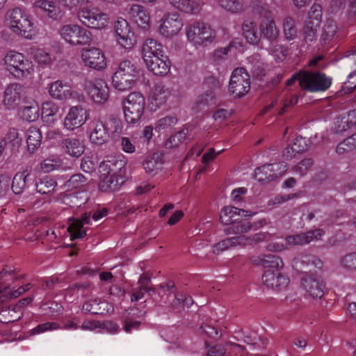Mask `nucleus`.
Listing matches in <instances>:
<instances>
[{"mask_svg": "<svg viewBox=\"0 0 356 356\" xmlns=\"http://www.w3.org/2000/svg\"><path fill=\"white\" fill-rule=\"evenodd\" d=\"M62 167V161L57 156L48 157L40 163V169L45 173H49Z\"/></svg>", "mask_w": 356, "mask_h": 356, "instance_id": "09e8293b", "label": "nucleus"}, {"mask_svg": "<svg viewBox=\"0 0 356 356\" xmlns=\"http://www.w3.org/2000/svg\"><path fill=\"white\" fill-rule=\"evenodd\" d=\"M58 327V325L56 323L47 322V323H44L42 324H40L37 327L33 328L31 330V334H40V333H42L47 330L57 329Z\"/></svg>", "mask_w": 356, "mask_h": 356, "instance_id": "69168bd1", "label": "nucleus"}, {"mask_svg": "<svg viewBox=\"0 0 356 356\" xmlns=\"http://www.w3.org/2000/svg\"><path fill=\"white\" fill-rule=\"evenodd\" d=\"M337 32V23L332 19H327L322 29L321 39L324 44L329 43L334 38Z\"/></svg>", "mask_w": 356, "mask_h": 356, "instance_id": "37998d69", "label": "nucleus"}, {"mask_svg": "<svg viewBox=\"0 0 356 356\" xmlns=\"http://www.w3.org/2000/svg\"><path fill=\"white\" fill-rule=\"evenodd\" d=\"M129 14L133 21L140 27L145 28L148 24L149 17L145 8L140 5L131 7Z\"/></svg>", "mask_w": 356, "mask_h": 356, "instance_id": "7c9ffc66", "label": "nucleus"}, {"mask_svg": "<svg viewBox=\"0 0 356 356\" xmlns=\"http://www.w3.org/2000/svg\"><path fill=\"white\" fill-rule=\"evenodd\" d=\"M356 149V133L351 136L344 139L336 148L339 154H344Z\"/></svg>", "mask_w": 356, "mask_h": 356, "instance_id": "de8ad7c7", "label": "nucleus"}, {"mask_svg": "<svg viewBox=\"0 0 356 356\" xmlns=\"http://www.w3.org/2000/svg\"><path fill=\"white\" fill-rule=\"evenodd\" d=\"M35 6L47 13V15L49 16V17L54 18L56 16V7L50 1L46 0H39L35 1Z\"/></svg>", "mask_w": 356, "mask_h": 356, "instance_id": "6e6d98bb", "label": "nucleus"}, {"mask_svg": "<svg viewBox=\"0 0 356 356\" xmlns=\"http://www.w3.org/2000/svg\"><path fill=\"white\" fill-rule=\"evenodd\" d=\"M18 309L19 306L0 308V322L9 323L19 320L22 314L19 312Z\"/></svg>", "mask_w": 356, "mask_h": 356, "instance_id": "4c0bfd02", "label": "nucleus"}, {"mask_svg": "<svg viewBox=\"0 0 356 356\" xmlns=\"http://www.w3.org/2000/svg\"><path fill=\"white\" fill-rule=\"evenodd\" d=\"M7 19L9 21L11 29L15 33L26 38L31 37L33 24L21 8H15L8 11Z\"/></svg>", "mask_w": 356, "mask_h": 356, "instance_id": "20e7f679", "label": "nucleus"}, {"mask_svg": "<svg viewBox=\"0 0 356 356\" xmlns=\"http://www.w3.org/2000/svg\"><path fill=\"white\" fill-rule=\"evenodd\" d=\"M341 124H343L341 127V125H339V127L337 129V132H342L345 130H346L347 127H350L351 126L356 124V109L350 111L348 114V119L346 122H343V120H341Z\"/></svg>", "mask_w": 356, "mask_h": 356, "instance_id": "680f3d73", "label": "nucleus"}, {"mask_svg": "<svg viewBox=\"0 0 356 356\" xmlns=\"http://www.w3.org/2000/svg\"><path fill=\"white\" fill-rule=\"evenodd\" d=\"M88 118V111L82 106H72L64 119L63 127L67 130L73 131L81 127L86 122Z\"/></svg>", "mask_w": 356, "mask_h": 356, "instance_id": "2eb2a0df", "label": "nucleus"}, {"mask_svg": "<svg viewBox=\"0 0 356 356\" xmlns=\"http://www.w3.org/2000/svg\"><path fill=\"white\" fill-rule=\"evenodd\" d=\"M199 105L213 106L216 104V96L212 91H207L198 99Z\"/></svg>", "mask_w": 356, "mask_h": 356, "instance_id": "052dcab7", "label": "nucleus"}, {"mask_svg": "<svg viewBox=\"0 0 356 356\" xmlns=\"http://www.w3.org/2000/svg\"><path fill=\"white\" fill-rule=\"evenodd\" d=\"M58 112V106L54 102H47L42 104V118L45 122H54L53 117Z\"/></svg>", "mask_w": 356, "mask_h": 356, "instance_id": "49530a36", "label": "nucleus"}, {"mask_svg": "<svg viewBox=\"0 0 356 356\" xmlns=\"http://www.w3.org/2000/svg\"><path fill=\"white\" fill-rule=\"evenodd\" d=\"M300 262L307 265L312 264L318 268H321L323 266L322 261L312 254H302L300 258Z\"/></svg>", "mask_w": 356, "mask_h": 356, "instance_id": "e2e57ef3", "label": "nucleus"}, {"mask_svg": "<svg viewBox=\"0 0 356 356\" xmlns=\"http://www.w3.org/2000/svg\"><path fill=\"white\" fill-rule=\"evenodd\" d=\"M35 188L38 193L46 195L52 193L57 186V182L49 176H45L35 181Z\"/></svg>", "mask_w": 356, "mask_h": 356, "instance_id": "e433bc0d", "label": "nucleus"}, {"mask_svg": "<svg viewBox=\"0 0 356 356\" xmlns=\"http://www.w3.org/2000/svg\"><path fill=\"white\" fill-rule=\"evenodd\" d=\"M60 33L65 41L74 45L90 44L92 40L90 31L76 24L62 26Z\"/></svg>", "mask_w": 356, "mask_h": 356, "instance_id": "1a4fd4ad", "label": "nucleus"}, {"mask_svg": "<svg viewBox=\"0 0 356 356\" xmlns=\"http://www.w3.org/2000/svg\"><path fill=\"white\" fill-rule=\"evenodd\" d=\"M35 60L40 64H49L51 63V57L49 54L44 50L38 49L33 53Z\"/></svg>", "mask_w": 356, "mask_h": 356, "instance_id": "0e129e2a", "label": "nucleus"}, {"mask_svg": "<svg viewBox=\"0 0 356 356\" xmlns=\"http://www.w3.org/2000/svg\"><path fill=\"white\" fill-rule=\"evenodd\" d=\"M29 173L23 171L15 174L13 179L11 189L16 195H20L24 191L26 186V179Z\"/></svg>", "mask_w": 356, "mask_h": 356, "instance_id": "a19ab883", "label": "nucleus"}, {"mask_svg": "<svg viewBox=\"0 0 356 356\" xmlns=\"http://www.w3.org/2000/svg\"><path fill=\"white\" fill-rule=\"evenodd\" d=\"M190 140L188 137V129L184 127L179 131L169 137L164 143V147L167 149L178 147L180 145Z\"/></svg>", "mask_w": 356, "mask_h": 356, "instance_id": "c756f323", "label": "nucleus"}, {"mask_svg": "<svg viewBox=\"0 0 356 356\" xmlns=\"http://www.w3.org/2000/svg\"><path fill=\"white\" fill-rule=\"evenodd\" d=\"M65 152L72 156L79 157L84 152L83 142L77 138H67L62 141Z\"/></svg>", "mask_w": 356, "mask_h": 356, "instance_id": "c85d7f7f", "label": "nucleus"}, {"mask_svg": "<svg viewBox=\"0 0 356 356\" xmlns=\"http://www.w3.org/2000/svg\"><path fill=\"white\" fill-rule=\"evenodd\" d=\"M231 247H234L232 237L227 238L218 243L214 247L213 253L218 254L220 252Z\"/></svg>", "mask_w": 356, "mask_h": 356, "instance_id": "774afa93", "label": "nucleus"}, {"mask_svg": "<svg viewBox=\"0 0 356 356\" xmlns=\"http://www.w3.org/2000/svg\"><path fill=\"white\" fill-rule=\"evenodd\" d=\"M283 33L286 40H294L298 34V29L294 18L286 16L282 22Z\"/></svg>", "mask_w": 356, "mask_h": 356, "instance_id": "ea45409f", "label": "nucleus"}, {"mask_svg": "<svg viewBox=\"0 0 356 356\" xmlns=\"http://www.w3.org/2000/svg\"><path fill=\"white\" fill-rule=\"evenodd\" d=\"M170 95L171 90L169 88L162 83H157L153 88L151 104L160 107L166 103Z\"/></svg>", "mask_w": 356, "mask_h": 356, "instance_id": "bb28decb", "label": "nucleus"}, {"mask_svg": "<svg viewBox=\"0 0 356 356\" xmlns=\"http://www.w3.org/2000/svg\"><path fill=\"white\" fill-rule=\"evenodd\" d=\"M262 281L268 288L274 290L280 291L285 289L289 279L286 275L280 272L279 270H267L262 276Z\"/></svg>", "mask_w": 356, "mask_h": 356, "instance_id": "a211bd4d", "label": "nucleus"}, {"mask_svg": "<svg viewBox=\"0 0 356 356\" xmlns=\"http://www.w3.org/2000/svg\"><path fill=\"white\" fill-rule=\"evenodd\" d=\"M114 28L119 44L125 49H131L134 45L136 40L127 21L119 18L115 22Z\"/></svg>", "mask_w": 356, "mask_h": 356, "instance_id": "dca6fc26", "label": "nucleus"}, {"mask_svg": "<svg viewBox=\"0 0 356 356\" xmlns=\"http://www.w3.org/2000/svg\"><path fill=\"white\" fill-rule=\"evenodd\" d=\"M325 232L321 229L310 230L305 233L290 235L286 237L285 241L288 249L296 245H303L314 241H318L323 236Z\"/></svg>", "mask_w": 356, "mask_h": 356, "instance_id": "f3484780", "label": "nucleus"}, {"mask_svg": "<svg viewBox=\"0 0 356 356\" xmlns=\"http://www.w3.org/2000/svg\"><path fill=\"white\" fill-rule=\"evenodd\" d=\"M290 145L293 152H296V154H300L305 152L309 147L308 140L302 136H297L293 140V143Z\"/></svg>", "mask_w": 356, "mask_h": 356, "instance_id": "5fc2aeb1", "label": "nucleus"}, {"mask_svg": "<svg viewBox=\"0 0 356 356\" xmlns=\"http://www.w3.org/2000/svg\"><path fill=\"white\" fill-rule=\"evenodd\" d=\"M84 88L91 99L97 104H103L108 99V87L103 79L86 80Z\"/></svg>", "mask_w": 356, "mask_h": 356, "instance_id": "f8f14e48", "label": "nucleus"}, {"mask_svg": "<svg viewBox=\"0 0 356 356\" xmlns=\"http://www.w3.org/2000/svg\"><path fill=\"white\" fill-rule=\"evenodd\" d=\"M332 83V79L325 74L302 71L300 76V87L309 92L325 91Z\"/></svg>", "mask_w": 356, "mask_h": 356, "instance_id": "39448f33", "label": "nucleus"}, {"mask_svg": "<svg viewBox=\"0 0 356 356\" xmlns=\"http://www.w3.org/2000/svg\"><path fill=\"white\" fill-rule=\"evenodd\" d=\"M170 3L179 10L186 13H193L197 10L195 0H168Z\"/></svg>", "mask_w": 356, "mask_h": 356, "instance_id": "a18cd8bd", "label": "nucleus"}, {"mask_svg": "<svg viewBox=\"0 0 356 356\" xmlns=\"http://www.w3.org/2000/svg\"><path fill=\"white\" fill-rule=\"evenodd\" d=\"M10 177L6 174L0 175V197H3L8 193L10 186Z\"/></svg>", "mask_w": 356, "mask_h": 356, "instance_id": "338daca9", "label": "nucleus"}, {"mask_svg": "<svg viewBox=\"0 0 356 356\" xmlns=\"http://www.w3.org/2000/svg\"><path fill=\"white\" fill-rule=\"evenodd\" d=\"M254 264L257 265H261L264 268H275L279 270L284 266V263L282 259L276 255L268 254L264 255L262 257H257L254 261Z\"/></svg>", "mask_w": 356, "mask_h": 356, "instance_id": "f704fd0d", "label": "nucleus"}, {"mask_svg": "<svg viewBox=\"0 0 356 356\" xmlns=\"http://www.w3.org/2000/svg\"><path fill=\"white\" fill-rule=\"evenodd\" d=\"M106 124L108 132L120 134L122 131V124L120 119L114 115L109 116L108 122Z\"/></svg>", "mask_w": 356, "mask_h": 356, "instance_id": "bf43d9fd", "label": "nucleus"}, {"mask_svg": "<svg viewBox=\"0 0 356 356\" xmlns=\"http://www.w3.org/2000/svg\"><path fill=\"white\" fill-rule=\"evenodd\" d=\"M87 178L81 174H75L67 181V186L72 188H77L86 185Z\"/></svg>", "mask_w": 356, "mask_h": 356, "instance_id": "13d9d810", "label": "nucleus"}, {"mask_svg": "<svg viewBox=\"0 0 356 356\" xmlns=\"http://www.w3.org/2000/svg\"><path fill=\"white\" fill-rule=\"evenodd\" d=\"M88 197L84 192L67 193L64 196V202L72 207H79L87 202Z\"/></svg>", "mask_w": 356, "mask_h": 356, "instance_id": "58836bf2", "label": "nucleus"}, {"mask_svg": "<svg viewBox=\"0 0 356 356\" xmlns=\"http://www.w3.org/2000/svg\"><path fill=\"white\" fill-rule=\"evenodd\" d=\"M145 99L137 92L130 93L123 101L124 119L129 124L138 122L144 113Z\"/></svg>", "mask_w": 356, "mask_h": 356, "instance_id": "7ed1b4c3", "label": "nucleus"}, {"mask_svg": "<svg viewBox=\"0 0 356 356\" xmlns=\"http://www.w3.org/2000/svg\"><path fill=\"white\" fill-rule=\"evenodd\" d=\"M177 122V118L175 115H168L157 120L154 129L156 131H161L172 127Z\"/></svg>", "mask_w": 356, "mask_h": 356, "instance_id": "603ef678", "label": "nucleus"}, {"mask_svg": "<svg viewBox=\"0 0 356 356\" xmlns=\"http://www.w3.org/2000/svg\"><path fill=\"white\" fill-rule=\"evenodd\" d=\"M250 88V76L245 68L235 69L231 76L229 92L234 97L241 98L248 92Z\"/></svg>", "mask_w": 356, "mask_h": 356, "instance_id": "0eeeda50", "label": "nucleus"}, {"mask_svg": "<svg viewBox=\"0 0 356 356\" xmlns=\"http://www.w3.org/2000/svg\"><path fill=\"white\" fill-rule=\"evenodd\" d=\"M90 213H84L81 219L73 220L67 228L72 239L81 238L86 236V231L82 230L83 225L90 223Z\"/></svg>", "mask_w": 356, "mask_h": 356, "instance_id": "cd10ccee", "label": "nucleus"}, {"mask_svg": "<svg viewBox=\"0 0 356 356\" xmlns=\"http://www.w3.org/2000/svg\"><path fill=\"white\" fill-rule=\"evenodd\" d=\"M119 184L118 177L108 171L107 174L104 173L101 176L99 186L102 191L108 192L117 190Z\"/></svg>", "mask_w": 356, "mask_h": 356, "instance_id": "72a5a7b5", "label": "nucleus"}, {"mask_svg": "<svg viewBox=\"0 0 356 356\" xmlns=\"http://www.w3.org/2000/svg\"><path fill=\"white\" fill-rule=\"evenodd\" d=\"M4 60L8 70L17 79L26 77L33 71L32 62L22 54L11 51L6 54Z\"/></svg>", "mask_w": 356, "mask_h": 356, "instance_id": "f03ea898", "label": "nucleus"}, {"mask_svg": "<svg viewBox=\"0 0 356 356\" xmlns=\"http://www.w3.org/2000/svg\"><path fill=\"white\" fill-rule=\"evenodd\" d=\"M81 59L85 66L95 70H101L106 66L105 56L98 48H83L81 50Z\"/></svg>", "mask_w": 356, "mask_h": 356, "instance_id": "ddd939ff", "label": "nucleus"}, {"mask_svg": "<svg viewBox=\"0 0 356 356\" xmlns=\"http://www.w3.org/2000/svg\"><path fill=\"white\" fill-rule=\"evenodd\" d=\"M248 211L235 207H225L220 213V221L223 225H232L240 220L241 216H246Z\"/></svg>", "mask_w": 356, "mask_h": 356, "instance_id": "b1692460", "label": "nucleus"}, {"mask_svg": "<svg viewBox=\"0 0 356 356\" xmlns=\"http://www.w3.org/2000/svg\"><path fill=\"white\" fill-rule=\"evenodd\" d=\"M109 139V133L106 122L97 120L94 122V128L90 133V140L92 143L101 145L106 143Z\"/></svg>", "mask_w": 356, "mask_h": 356, "instance_id": "5701e85b", "label": "nucleus"}, {"mask_svg": "<svg viewBox=\"0 0 356 356\" xmlns=\"http://www.w3.org/2000/svg\"><path fill=\"white\" fill-rule=\"evenodd\" d=\"M138 73L139 70L134 63L129 60H122L112 78L114 88L120 91L131 89Z\"/></svg>", "mask_w": 356, "mask_h": 356, "instance_id": "f257e3e1", "label": "nucleus"}, {"mask_svg": "<svg viewBox=\"0 0 356 356\" xmlns=\"http://www.w3.org/2000/svg\"><path fill=\"white\" fill-rule=\"evenodd\" d=\"M302 284L307 294L312 298H321L325 294V284L317 276L311 275L303 278Z\"/></svg>", "mask_w": 356, "mask_h": 356, "instance_id": "6ab92c4d", "label": "nucleus"}, {"mask_svg": "<svg viewBox=\"0 0 356 356\" xmlns=\"http://www.w3.org/2000/svg\"><path fill=\"white\" fill-rule=\"evenodd\" d=\"M49 95L58 100H65L74 97V91L67 83L57 80L49 86Z\"/></svg>", "mask_w": 356, "mask_h": 356, "instance_id": "4be33fe9", "label": "nucleus"}, {"mask_svg": "<svg viewBox=\"0 0 356 356\" xmlns=\"http://www.w3.org/2000/svg\"><path fill=\"white\" fill-rule=\"evenodd\" d=\"M42 134L39 129L35 127H30L27 131V148L33 154L41 145Z\"/></svg>", "mask_w": 356, "mask_h": 356, "instance_id": "c9c22d12", "label": "nucleus"}, {"mask_svg": "<svg viewBox=\"0 0 356 356\" xmlns=\"http://www.w3.org/2000/svg\"><path fill=\"white\" fill-rule=\"evenodd\" d=\"M266 224V220H261L255 223L250 221L239 220L225 229L227 235H243L250 230H257Z\"/></svg>", "mask_w": 356, "mask_h": 356, "instance_id": "412c9836", "label": "nucleus"}, {"mask_svg": "<svg viewBox=\"0 0 356 356\" xmlns=\"http://www.w3.org/2000/svg\"><path fill=\"white\" fill-rule=\"evenodd\" d=\"M22 86L17 83L10 84L4 92L3 102L8 108H14L20 100Z\"/></svg>", "mask_w": 356, "mask_h": 356, "instance_id": "393cba45", "label": "nucleus"}, {"mask_svg": "<svg viewBox=\"0 0 356 356\" xmlns=\"http://www.w3.org/2000/svg\"><path fill=\"white\" fill-rule=\"evenodd\" d=\"M218 3L232 13H239L243 10V4L238 0H218Z\"/></svg>", "mask_w": 356, "mask_h": 356, "instance_id": "8fccbe9b", "label": "nucleus"}, {"mask_svg": "<svg viewBox=\"0 0 356 356\" xmlns=\"http://www.w3.org/2000/svg\"><path fill=\"white\" fill-rule=\"evenodd\" d=\"M163 163V154L161 152H154L145 159L143 165L147 173L155 174Z\"/></svg>", "mask_w": 356, "mask_h": 356, "instance_id": "2f4dec72", "label": "nucleus"}, {"mask_svg": "<svg viewBox=\"0 0 356 356\" xmlns=\"http://www.w3.org/2000/svg\"><path fill=\"white\" fill-rule=\"evenodd\" d=\"M144 62L147 68L155 75L164 76L170 71V62L168 57L164 54H163V56L158 55L149 58H145Z\"/></svg>", "mask_w": 356, "mask_h": 356, "instance_id": "aec40b11", "label": "nucleus"}, {"mask_svg": "<svg viewBox=\"0 0 356 356\" xmlns=\"http://www.w3.org/2000/svg\"><path fill=\"white\" fill-rule=\"evenodd\" d=\"M322 20V8L320 4H314L308 12V17L302 29L304 42L306 44L315 41Z\"/></svg>", "mask_w": 356, "mask_h": 356, "instance_id": "423d86ee", "label": "nucleus"}, {"mask_svg": "<svg viewBox=\"0 0 356 356\" xmlns=\"http://www.w3.org/2000/svg\"><path fill=\"white\" fill-rule=\"evenodd\" d=\"M103 303L97 299L90 300L83 305L82 309L85 312L93 314H102L104 309H102L100 305Z\"/></svg>", "mask_w": 356, "mask_h": 356, "instance_id": "864d4df0", "label": "nucleus"}, {"mask_svg": "<svg viewBox=\"0 0 356 356\" xmlns=\"http://www.w3.org/2000/svg\"><path fill=\"white\" fill-rule=\"evenodd\" d=\"M77 17L83 25L92 29H102L108 22V15L95 8L84 7L80 9Z\"/></svg>", "mask_w": 356, "mask_h": 356, "instance_id": "9d476101", "label": "nucleus"}, {"mask_svg": "<svg viewBox=\"0 0 356 356\" xmlns=\"http://www.w3.org/2000/svg\"><path fill=\"white\" fill-rule=\"evenodd\" d=\"M340 266L348 270H356V251L349 252L341 257L339 261Z\"/></svg>", "mask_w": 356, "mask_h": 356, "instance_id": "3c124183", "label": "nucleus"}, {"mask_svg": "<svg viewBox=\"0 0 356 356\" xmlns=\"http://www.w3.org/2000/svg\"><path fill=\"white\" fill-rule=\"evenodd\" d=\"M39 105L33 102L31 105L24 106L20 111L21 118L28 122L35 121L39 117Z\"/></svg>", "mask_w": 356, "mask_h": 356, "instance_id": "c03bdc74", "label": "nucleus"}, {"mask_svg": "<svg viewBox=\"0 0 356 356\" xmlns=\"http://www.w3.org/2000/svg\"><path fill=\"white\" fill-rule=\"evenodd\" d=\"M259 29L262 35L270 41H275L279 37L280 31L273 17L264 18L260 23Z\"/></svg>", "mask_w": 356, "mask_h": 356, "instance_id": "a878e982", "label": "nucleus"}, {"mask_svg": "<svg viewBox=\"0 0 356 356\" xmlns=\"http://www.w3.org/2000/svg\"><path fill=\"white\" fill-rule=\"evenodd\" d=\"M313 160L312 159H305L293 167L292 170L294 172L298 173L301 177L307 174L313 165Z\"/></svg>", "mask_w": 356, "mask_h": 356, "instance_id": "4d7b16f0", "label": "nucleus"}, {"mask_svg": "<svg viewBox=\"0 0 356 356\" xmlns=\"http://www.w3.org/2000/svg\"><path fill=\"white\" fill-rule=\"evenodd\" d=\"M184 25L181 18L177 13H168L161 20L159 33L165 37L176 35Z\"/></svg>", "mask_w": 356, "mask_h": 356, "instance_id": "4468645a", "label": "nucleus"}, {"mask_svg": "<svg viewBox=\"0 0 356 356\" xmlns=\"http://www.w3.org/2000/svg\"><path fill=\"white\" fill-rule=\"evenodd\" d=\"M287 165L283 162L264 165L256 168L254 177L259 182H270L284 175Z\"/></svg>", "mask_w": 356, "mask_h": 356, "instance_id": "9b49d317", "label": "nucleus"}, {"mask_svg": "<svg viewBox=\"0 0 356 356\" xmlns=\"http://www.w3.org/2000/svg\"><path fill=\"white\" fill-rule=\"evenodd\" d=\"M243 35L248 42L256 44L259 40L257 33L256 24L253 22L245 20L242 25Z\"/></svg>", "mask_w": 356, "mask_h": 356, "instance_id": "79ce46f5", "label": "nucleus"}, {"mask_svg": "<svg viewBox=\"0 0 356 356\" xmlns=\"http://www.w3.org/2000/svg\"><path fill=\"white\" fill-rule=\"evenodd\" d=\"M142 51L143 60L158 55L163 56L164 54L162 45L153 39L146 40L143 45Z\"/></svg>", "mask_w": 356, "mask_h": 356, "instance_id": "473e14b6", "label": "nucleus"}, {"mask_svg": "<svg viewBox=\"0 0 356 356\" xmlns=\"http://www.w3.org/2000/svg\"><path fill=\"white\" fill-rule=\"evenodd\" d=\"M188 39L195 45H207L214 39V31L204 22H196L186 28Z\"/></svg>", "mask_w": 356, "mask_h": 356, "instance_id": "6e6552de", "label": "nucleus"}]
</instances>
